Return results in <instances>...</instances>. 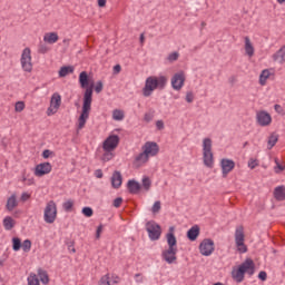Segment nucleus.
<instances>
[{"label": "nucleus", "mask_w": 285, "mask_h": 285, "mask_svg": "<svg viewBox=\"0 0 285 285\" xmlns=\"http://www.w3.org/2000/svg\"><path fill=\"white\" fill-rule=\"evenodd\" d=\"M79 83L80 88L85 90L82 98V109L81 114L78 118V130H82L85 128L86 122L90 118V110L92 109V92H101L104 90V82L98 80L96 83L88 77V72L82 71L79 75Z\"/></svg>", "instance_id": "1"}, {"label": "nucleus", "mask_w": 285, "mask_h": 285, "mask_svg": "<svg viewBox=\"0 0 285 285\" xmlns=\"http://www.w3.org/2000/svg\"><path fill=\"white\" fill-rule=\"evenodd\" d=\"M159 155V145L155 141H146L141 146V153L134 157L135 168H141L150 161L151 157H157Z\"/></svg>", "instance_id": "2"}, {"label": "nucleus", "mask_w": 285, "mask_h": 285, "mask_svg": "<svg viewBox=\"0 0 285 285\" xmlns=\"http://www.w3.org/2000/svg\"><path fill=\"white\" fill-rule=\"evenodd\" d=\"M166 239L168 248L163 250L161 257L167 264H175L177 262V237H175V227H169Z\"/></svg>", "instance_id": "3"}, {"label": "nucleus", "mask_w": 285, "mask_h": 285, "mask_svg": "<svg viewBox=\"0 0 285 285\" xmlns=\"http://www.w3.org/2000/svg\"><path fill=\"white\" fill-rule=\"evenodd\" d=\"M167 83L168 78L166 76H149L145 80L142 96L153 97V92H155V90H164Z\"/></svg>", "instance_id": "4"}, {"label": "nucleus", "mask_w": 285, "mask_h": 285, "mask_svg": "<svg viewBox=\"0 0 285 285\" xmlns=\"http://www.w3.org/2000/svg\"><path fill=\"white\" fill-rule=\"evenodd\" d=\"M119 137L115 134L109 135L104 141H102V154L98 157L101 161H111V159H115V150H117V147L119 146Z\"/></svg>", "instance_id": "5"}, {"label": "nucleus", "mask_w": 285, "mask_h": 285, "mask_svg": "<svg viewBox=\"0 0 285 285\" xmlns=\"http://www.w3.org/2000/svg\"><path fill=\"white\" fill-rule=\"evenodd\" d=\"M255 275V263L253 259L247 258L240 265L233 267L232 269V278L237 282V284H242L244 282V275Z\"/></svg>", "instance_id": "6"}, {"label": "nucleus", "mask_w": 285, "mask_h": 285, "mask_svg": "<svg viewBox=\"0 0 285 285\" xmlns=\"http://www.w3.org/2000/svg\"><path fill=\"white\" fill-rule=\"evenodd\" d=\"M203 164L206 168L215 166V155L213 154V139L210 137L203 138Z\"/></svg>", "instance_id": "7"}, {"label": "nucleus", "mask_w": 285, "mask_h": 285, "mask_svg": "<svg viewBox=\"0 0 285 285\" xmlns=\"http://www.w3.org/2000/svg\"><path fill=\"white\" fill-rule=\"evenodd\" d=\"M57 203L49 200L43 209V222L46 224H55V222H57Z\"/></svg>", "instance_id": "8"}, {"label": "nucleus", "mask_w": 285, "mask_h": 285, "mask_svg": "<svg viewBox=\"0 0 285 285\" xmlns=\"http://www.w3.org/2000/svg\"><path fill=\"white\" fill-rule=\"evenodd\" d=\"M20 66L23 72H32V50L29 47L24 48L21 52Z\"/></svg>", "instance_id": "9"}, {"label": "nucleus", "mask_w": 285, "mask_h": 285, "mask_svg": "<svg viewBox=\"0 0 285 285\" xmlns=\"http://www.w3.org/2000/svg\"><path fill=\"white\" fill-rule=\"evenodd\" d=\"M245 238L244 227L237 226L235 229V244L238 253L240 254L248 253V247L246 246V243H244Z\"/></svg>", "instance_id": "10"}, {"label": "nucleus", "mask_w": 285, "mask_h": 285, "mask_svg": "<svg viewBox=\"0 0 285 285\" xmlns=\"http://www.w3.org/2000/svg\"><path fill=\"white\" fill-rule=\"evenodd\" d=\"M59 108H61V95L59 92H53L49 101V107L47 108V117L57 115Z\"/></svg>", "instance_id": "11"}, {"label": "nucleus", "mask_w": 285, "mask_h": 285, "mask_svg": "<svg viewBox=\"0 0 285 285\" xmlns=\"http://www.w3.org/2000/svg\"><path fill=\"white\" fill-rule=\"evenodd\" d=\"M173 90L179 92L181 88H184L186 83V71L179 70L178 72L174 73L170 79Z\"/></svg>", "instance_id": "12"}, {"label": "nucleus", "mask_w": 285, "mask_h": 285, "mask_svg": "<svg viewBox=\"0 0 285 285\" xmlns=\"http://www.w3.org/2000/svg\"><path fill=\"white\" fill-rule=\"evenodd\" d=\"M146 230L149 235V239H151V242H157V239H159V237H161V226H159V224H157L154 220H149L146 224Z\"/></svg>", "instance_id": "13"}, {"label": "nucleus", "mask_w": 285, "mask_h": 285, "mask_svg": "<svg viewBox=\"0 0 285 285\" xmlns=\"http://www.w3.org/2000/svg\"><path fill=\"white\" fill-rule=\"evenodd\" d=\"M199 253L204 257H210L215 253V242L210 238H205L199 244Z\"/></svg>", "instance_id": "14"}, {"label": "nucleus", "mask_w": 285, "mask_h": 285, "mask_svg": "<svg viewBox=\"0 0 285 285\" xmlns=\"http://www.w3.org/2000/svg\"><path fill=\"white\" fill-rule=\"evenodd\" d=\"M256 121L258 126L266 128V126H271L273 124V117L266 110H259L256 112Z\"/></svg>", "instance_id": "15"}, {"label": "nucleus", "mask_w": 285, "mask_h": 285, "mask_svg": "<svg viewBox=\"0 0 285 285\" xmlns=\"http://www.w3.org/2000/svg\"><path fill=\"white\" fill-rule=\"evenodd\" d=\"M52 173V165L50 163H40L35 167L33 174L36 177H43Z\"/></svg>", "instance_id": "16"}, {"label": "nucleus", "mask_w": 285, "mask_h": 285, "mask_svg": "<svg viewBox=\"0 0 285 285\" xmlns=\"http://www.w3.org/2000/svg\"><path fill=\"white\" fill-rule=\"evenodd\" d=\"M220 169L223 177H228V175L235 170V163L233 159L223 158L220 160Z\"/></svg>", "instance_id": "17"}, {"label": "nucleus", "mask_w": 285, "mask_h": 285, "mask_svg": "<svg viewBox=\"0 0 285 285\" xmlns=\"http://www.w3.org/2000/svg\"><path fill=\"white\" fill-rule=\"evenodd\" d=\"M127 189L130 195H139V191L141 190V184L135 179H130L127 183Z\"/></svg>", "instance_id": "18"}, {"label": "nucleus", "mask_w": 285, "mask_h": 285, "mask_svg": "<svg viewBox=\"0 0 285 285\" xmlns=\"http://www.w3.org/2000/svg\"><path fill=\"white\" fill-rule=\"evenodd\" d=\"M245 45H244V49H245V55L247 57H254L255 56V46L253 45V41H250V38L245 37L244 38Z\"/></svg>", "instance_id": "19"}, {"label": "nucleus", "mask_w": 285, "mask_h": 285, "mask_svg": "<svg viewBox=\"0 0 285 285\" xmlns=\"http://www.w3.org/2000/svg\"><path fill=\"white\" fill-rule=\"evenodd\" d=\"M274 198L276 202H285V186L281 185L274 188Z\"/></svg>", "instance_id": "20"}, {"label": "nucleus", "mask_w": 285, "mask_h": 285, "mask_svg": "<svg viewBox=\"0 0 285 285\" xmlns=\"http://www.w3.org/2000/svg\"><path fill=\"white\" fill-rule=\"evenodd\" d=\"M45 43L55 45L57 41H59V33L57 32H47L43 36Z\"/></svg>", "instance_id": "21"}, {"label": "nucleus", "mask_w": 285, "mask_h": 285, "mask_svg": "<svg viewBox=\"0 0 285 285\" xmlns=\"http://www.w3.org/2000/svg\"><path fill=\"white\" fill-rule=\"evenodd\" d=\"M122 181H124V178L121 177V173L115 171L111 176L112 188H121Z\"/></svg>", "instance_id": "22"}, {"label": "nucleus", "mask_w": 285, "mask_h": 285, "mask_svg": "<svg viewBox=\"0 0 285 285\" xmlns=\"http://www.w3.org/2000/svg\"><path fill=\"white\" fill-rule=\"evenodd\" d=\"M19 206V202H17V195L12 194L8 199H7V205L6 208L9 210V213H12L14 208Z\"/></svg>", "instance_id": "23"}, {"label": "nucleus", "mask_w": 285, "mask_h": 285, "mask_svg": "<svg viewBox=\"0 0 285 285\" xmlns=\"http://www.w3.org/2000/svg\"><path fill=\"white\" fill-rule=\"evenodd\" d=\"M197 237H199V226L194 225L190 229H188L187 238L189 242H197Z\"/></svg>", "instance_id": "24"}, {"label": "nucleus", "mask_w": 285, "mask_h": 285, "mask_svg": "<svg viewBox=\"0 0 285 285\" xmlns=\"http://www.w3.org/2000/svg\"><path fill=\"white\" fill-rule=\"evenodd\" d=\"M6 230H12L17 222L11 216H6L2 220Z\"/></svg>", "instance_id": "25"}, {"label": "nucleus", "mask_w": 285, "mask_h": 285, "mask_svg": "<svg viewBox=\"0 0 285 285\" xmlns=\"http://www.w3.org/2000/svg\"><path fill=\"white\" fill-rule=\"evenodd\" d=\"M277 141H279V135L277 134H272L268 139H267V149L273 150L275 148Z\"/></svg>", "instance_id": "26"}, {"label": "nucleus", "mask_w": 285, "mask_h": 285, "mask_svg": "<svg viewBox=\"0 0 285 285\" xmlns=\"http://www.w3.org/2000/svg\"><path fill=\"white\" fill-rule=\"evenodd\" d=\"M140 187L142 188V190H145V193H148L150 188H153V180H150V177L144 176Z\"/></svg>", "instance_id": "27"}, {"label": "nucleus", "mask_w": 285, "mask_h": 285, "mask_svg": "<svg viewBox=\"0 0 285 285\" xmlns=\"http://www.w3.org/2000/svg\"><path fill=\"white\" fill-rule=\"evenodd\" d=\"M75 72V67L72 66H65L61 67L58 75L60 78L68 77V75H72Z\"/></svg>", "instance_id": "28"}, {"label": "nucleus", "mask_w": 285, "mask_h": 285, "mask_svg": "<svg viewBox=\"0 0 285 285\" xmlns=\"http://www.w3.org/2000/svg\"><path fill=\"white\" fill-rule=\"evenodd\" d=\"M38 277L41 282V284H50V276H48V272H46L45 269L39 268L38 269Z\"/></svg>", "instance_id": "29"}, {"label": "nucleus", "mask_w": 285, "mask_h": 285, "mask_svg": "<svg viewBox=\"0 0 285 285\" xmlns=\"http://www.w3.org/2000/svg\"><path fill=\"white\" fill-rule=\"evenodd\" d=\"M269 78H271V70L269 69L263 70L259 75V85L266 86V82L268 81Z\"/></svg>", "instance_id": "30"}, {"label": "nucleus", "mask_w": 285, "mask_h": 285, "mask_svg": "<svg viewBox=\"0 0 285 285\" xmlns=\"http://www.w3.org/2000/svg\"><path fill=\"white\" fill-rule=\"evenodd\" d=\"M125 117H126V114L121 109H115L112 111L114 121H124Z\"/></svg>", "instance_id": "31"}, {"label": "nucleus", "mask_w": 285, "mask_h": 285, "mask_svg": "<svg viewBox=\"0 0 285 285\" xmlns=\"http://www.w3.org/2000/svg\"><path fill=\"white\" fill-rule=\"evenodd\" d=\"M27 284L28 285H41V283H39V276H37V274H35V273L29 274V276L27 277Z\"/></svg>", "instance_id": "32"}, {"label": "nucleus", "mask_w": 285, "mask_h": 285, "mask_svg": "<svg viewBox=\"0 0 285 285\" xmlns=\"http://www.w3.org/2000/svg\"><path fill=\"white\" fill-rule=\"evenodd\" d=\"M21 248L23 253H30L32 248V242L30 239L23 240V243L21 244Z\"/></svg>", "instance_id": "33"}, {"label": "nucleus", "mask_w": 285, "mask_h": 285, "mask_svg": "<svg viewBox=\"0 0 285 285\" xmlns=\"http://www.w3.org/2000/svg\"><path fill=\"white\" fill-rule=\"evenodd\" d=\"M12 248L16 253L21 250V239L19 237L12 238Z\"/></svg>", "instance_id": "34"}, {"label": "nucleus", "mask_w": 285, "mask_h": 285, "mask_svg": "<svg viewBox=\"0 0 285 285\" xmlns=\"http://www.w3.org/2000/svg\"><path fill=\"white\" fill-rule=\"evenodd\" d=\"M276 166L274 167V173H276V175H279V173H284L285 170V166L279 164V160L277 158L274 159Z\"/></svg>", "instance_id": "35"}, {"label": "nucleus", "mask_w": 285, "mask_h": 285, "mask_svg": "<svg viewBox=\"0 0 285 285\" xmlns=\"http://www.w3.org/2000/svg\"><path fill=\"white\" fill-rule=\"evenodd\" d=\"M177 59H179V52H177V51L169 53L167 57V61H169V63H175V61H177Z\"/></svg>", "instance_id": "36"}, {"label": "nucleus", "mask_w": 285, "mask_h": 285, "mask_svg": "<svg viewBox=\"0 0 285 285\" xmlns=\"http://www.w3.org/2000/svg\"><path fill=\"white\" fill-rule=\"evenodd\" d=\"M161 210V202L156 200L151 207L153 215H157Z\"/></svg>", "instance_id": "37"}, {"label": "nucleus", "mask_w": 285, "mask_h": 285, "mask_svg": "<svg viewBox=\"0 0 285 285\" xmlns=\"http://www.w3.org/2000/svg\"><path fill=\"white\" fill-rule=\"evenodd\" d=\"M72 206H75V202L72 200H67L62 204V208L66 213H70V210H72Z\"/></svg>", "instance_id": "38"}, {"label": "nucleus", "mask_w": 285, "mask_h": 285, "mask_svg": "<svg viewBox=\"0 0 285 285\" xmlns=\"http://www.w3.org/2000/svg\"><path fill=\"white\" fill-rule=\"evenodd\" d=\"M14 110L17 112H23V110H26V102L17 101L16 105H14Z\"/></svg>", "instance_id": "39"}, {"label": "nucleus", "mask_w": 285, "mask_h": 285, "mask_svg": "<svg viewBox=\"0 0 285 285\" xmlns=\"http://www.w3.org/2000/svg\"><path fill=\"white\" fill-rule=\"evenodd\" d=\"M100 285H111L110 282V274L104 275L100 281H99Z\"/></svg>", "instance_id": "40"}, {"label": "nucleus", "mask_w": 285, "mask_h": 285, "mask_svg": "<svg viewBox=\"0 0 285 285\" xmlns=\"http://www.w3.org/2000/svg\"><path fill=\"white\" fill-rule=\"evenodd\" d=\"M257 166H259V161H257V159L250 158L248 160V168H250V170H255Z\"/></svg>", "instance_id": "41"}, {"label": "nucleus", "mask_w": 285, "mask_h": 285, "mask_svg": "<svg viewBox=\"0 0 285 285\" xmlns=\"http://www.w3.org/2000/svg\"><path fill=\"white\" fill-rule=\"evenodd\" d=\"M187 104H193L195 101V94L193 91H188L185 97Z\"/></svg>", "instance_id": "42"}, {"label": "nucleus", "mask_w": 285, "mask_h": 285, "mask_svg": "<svg viewBox=\"0 0 285 285\" xmlns=\"http://www.w3.org/2000/svg\"><path fill=\"white\" fill-rule=\"evenodd\" d=\"M82 215H85V217H92L94 212L90 207H83L82 208Z\"/></svg>", "instance_id": "43"}, {"label": "nucleus", "mask_w": 285, "mask_h": 285, "mask_svg": "<svg viewBox=\"0 0 285 285\" xmlns=\"http://www.w3.org/2000/svg\"><path fill=\"white\" fill-rule=\"evenodd\" d=\"M50 51V48H48L46 45H40L39 47H38V52L40 53V55H46V52H49Z\"/></svg>", "instance_id": "44"}, {"label": "nucleus", "mask_w": 285, "mask_h": 285, "mask_svg": "<svg viewBox=\"0 0 285 285\" xmlns=\"http://www.w3.org/2000/svg\"><path fill=\"white\" fill-rule=\"evenodd\" d=\"M101 233H104V225H99L96 230V239H99L101 237Z\"/></svg>", "instance_id": "45"}, {"label": "nucleus", "mask_w": 285, "mask_h": 285, "mask_svg": "<svg viewBox=\"0 0 285 285\" xmlns=\"http://www.w3.org/2000/svg\"><path fill=\"white\" fill-rule=\"evenodd\" d=\"M144 275H141V274H136L135 275V282L137 283V284H144Z\"/></svg>", "instance_id": "46"}, {"label": "nucleus", "mask_w": 285, "mask_h": 285, "mask_svg": "<svg viewBox=\"0 0 285 285\" xmlns=\"http://www.w3.org/2000/svg\"><path fill=\"white\" fill-rule=\"evenodd\" d=\"M267 277H268V274H266V272L264 271L259 272L258 279H261L262 282H266Z\"/></svg>", "instance_id": "47"}, {"label": "nucleus", "mask_w": 285, "mask_h": 285, "mask_svg": "<svg viewBox=\"0 0 285 285\" xmlns=\"http://www.w3.org/2000/svg\"><path fill=\"white\" fill-rule=\"evenodd\" d=\"M156 128H157V130H164V128H165L164 120H157Z\"/></svg>", "instance_id": "48"}, {"label": "nucleus", "mask_w": 285, "mask_h": 285, "mask_svg": "<svg viewBox=\"0 0 285 285\" xmlns=\"http://www.w3.org/2000/svg\"><path fill=\"white\" fill-rule=\"evenodd\" d=\"M274 109L278 115H284V108L281 105H275Z\"/></svg>", "instance_id": "49"}, {"label": "nucleus", "mask_w": 285, "mask_h": 285, "mask_svg": "<svg viewBox=\"0 0 285 285\" xmlns=\"http://www.w3.org/2000/svg\"><path fill=\"white\" fill-rule=\"evenodd\" d=\"M50 155H52V151H50V149H46L42 151L43 159H48Z\"/></svg>", "instance_id": "50"}, {"label": "nucleus", "mask_w": 285, "mask_h": 285, "mask_svg": "<svg viewBox=\"0 0 285 285\" xmlns=\"http://www.w3.org/2000/svg\"><path fill=\"white\" fill-rule=\"evenodd\" d=\"M94 175L97 179H101L104 177V171H101V169H97Z\"/></svg>", "instance_id": "51"}, {"label": "nucleus", "mask_w": 285, "mask_h": 285, "mask_svg": "<svg viewBox=\"0 0 285 285\" xmlns=\"http://www.w3.org/2000/svg\"><path fill=\"white\" fill-rule=\"evenodd\" d=\"M22 181H27L28 186H32L35 184V178H26V176L22 177Z\"/></svg>", "instance_id": "52"}, {"label": "nucleus", "mask_w": 285, "mask_h": 285, "mask_svg": "<svg viewBox=\"0 0 285 285\" xmlns=\"http://www.w3.org/2000/svg\"><path fill=\"white\" fill-rule=\"evenodd\" d=\"M121 202H124V199H121V198H116V199L114 200V206H115V208H119V206H121Z\"/></svg>", "instance_id": "53"}, {"label": "nucleus", "mask_w": 285, "mask_h": 285, "mask_svg": "<svg viewBox=\"0 0 285 285\" xmlns=\"http://www.w3.org/2000/svg\"><path fill=\"white\" fill-rule=\"evenodd\" d=\"M28 199H30V194H28V193H22V195H21V202H28Z\"/></svg>", "instance_id": "54"}, {"label": "nucleus", "mask_w": 285, "mask_h": 285, "mask_svg": "<svg viewBox=\"0 0 285 285\" xmlns=\"http://www.w3.org/2000/svg\"><path fill=\"white\" fill-rule=\"evenodd\" d=\"M97 2L99 8H106V3L108 2V0H97Z\"/></svg>", "instance_id": "55"}, {"label": "nucleus", "mask_w": 285, "mask_h": 285, "mask_svg": "<svg viewBox=\"0 0 285 285\" xmlns=\"http://www.w3.org/2000/svg\"><path fill=\"white\" fill-rule=\"evenodd\" d=\"M139 39H140L141 46H144V43L146 41V36H144V33H141Z\"/></svg>", "instance_id": "56"}, {"label": "nucleus", "mask_w": 285, "mask_h": 285, "mask_svg": "<svg viewBox=\"0 0 285 285\" xmlns=\"http://www.w3.org/2000/svg\"><path fill=\"white\" fill-rule=\"evenodd\" d=\"M114 70H115V72H121V66L116 65V66L114 67Z\"/></svg>", "instance_id": "57"}, {"label": "nucleus", "mask_w": 285, "mask_h": 285, "mask_svg": "<svg viewBox=\"0 0 285 285\" xmlns=\"http://www.w3.org/2000/svg\"><path fill=\"white\" fill-rule=\"evenodd\" d=\"M69 250H70L71 253H77V249H75L73 246H69Z\"/></svg>", "instance_id": "58"}, {"label": "nucleus", "mask_w": 285, "mask_h": 285, "mask_svg": "<svg viewBox=\"0 0 285 285\" xmlns=\"http://www.w3.org/2000/svg\"><path fill=\"white\" fill-rule=\"evenodd\" d=\"M145 121H150V116L148 114L145 115Z\"/></svg>", "instance_id": "59"}, {"label": "nucleus", "mask_w": 285, "mask_h": 285, "mask_svg": "<svg viewBox=\"0 0 285 285\" xmlns=\"http://www.w3.org/2000/svg\"><path fill=\"white\" fill-rule=\"evenodd\" d=\"M114 277V284H117V279H118V277L117 276H112Z\"/></svg>", "instance_id": "60"}, {"label": "nucleus", "mask_w": 285, "mask_h": 285, "mask_svg": "<svg viewBox=\"0 0 285 285\" xmlns=\"http://www.w3.org/2000/svg\"><path fill=\"white\" fill-rule=\"evenodd\" d=\"M277 3H285V0H277Z\"/></svg>", "instance_id": "61"}]
</instances>
